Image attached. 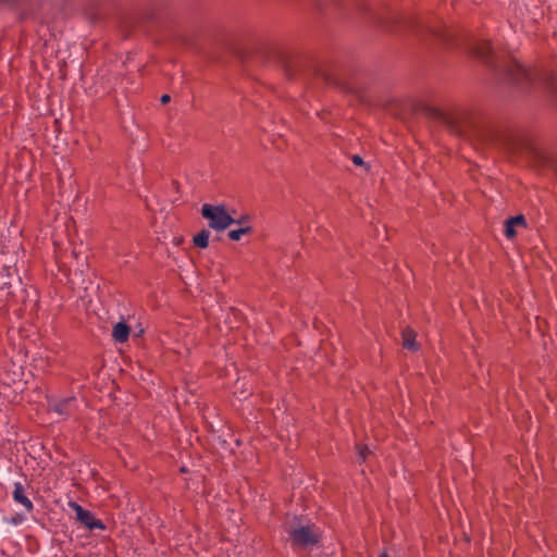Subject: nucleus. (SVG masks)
Segmentation results:
<instances>
[{"label": "nucleus", "instance_id": "obj_1", "mask_svg": "<svg viewBox=\"0 0 557 557\" xmlns=\"http://www.w3.org/2000/svg\"><path fill=\"white\" fill-rule=\"evenodd\" d=\"M287 532L290 545L295 548H308L315 546L321 539V531L313 523H297Z\"/></svg>", "mask_w": 557, "mask_h": 557}, {"label": "nucleus", "instance_id": "obj_2", "mask_svg": "<svg viewBox=\"0 0 557 557\" xmlns=\"http://www.w3.org/2000/svg\"><path fill=\"white\" fill-rule=\"evenodd\" d=\"M201 215L208 220L209 226L218 232L226 230L235 222L223 205L205 203L201 208Z\"/></svg>", "mask_w": 557, "mask_h": 557}, {"label": "nucleus", "instance_id": "obj_3", "mask_svg": "<svg viewBox=\"0 0 557 557\" xmlns=\"http://www.w3.org/2000/svg\"><path fill=\"white\" fill-rule=\"evenodd\" d=\"M69 507L76 513V519L78 522L84 524L87 529L94 530H104L106 525L100 520L95 518L94 513L87 509H84L79 504L76 502H69Z\"/></svg>", "mask_w": 557, "mask_h": 557}, {"label": "nucleus", "instance_id": "obj_4", "mask_svg": "<svg viewBox=\"0 0 557 557\" xmlns=\"http://www.w3.org/2000/svg\"><path fill=\"white\" fill-rule=\"evenodd\" d=\"M13 499L21 504L28 512L33 511L34 504L32 500L26 496L24 486L21 482H15L13 485Z\"/></svg>", "mask_w": 557, "mask_h": 557}, {"label": "nucleus", "instance_id": "obj_5", "mask_svg": "<svg viewBox=\"0 0 557 557\" xmlns=\"http://www.w3.org/2000/svg\"><path fill=\"white\" fill-rule=\"evenodd\" d=\"M525 225V219L522 214L509 218L505 223V236L507 238H513L517 235L516 227Z\"/></svg>", "mask_w": 557, "mask_h": 557}, {"label": "nucleus", "instance_id": "obj_6", "mask_svg": "<svg viewBox=\"0 0 557 557\" xmlns=\"http://www.w3.org/2000/svg\"><path fill=\"white\" fill-rule=\"evenodd\" d=\"M129 326L124 321H120L113 325L112 337L116 343H125L129 337Z\"/></svg>", "mask_w": 557, "mask_h": 557}, {"label": "nucleus", "instance_id": "obj_7", "mask_svg": "<svg viewBox=\"0 0 557 557\" xmlns=\"http://www.w3.org/2000/svg\"><path fill=\"white\" fill-rule=\"evenodd\" d=\"M416 338H417V333L410 327H406L401 332L403 346L406 349H409L412 351H417L419 349V344L416 341Z\"/></svg>", "mask_w": 557, "mask_h": 557}, {"label": "nucleus", "instance_id": "obj_8", "mask_svg": "<svg viewBox=\"0 0 557 557\" xmlns=\"http://www.w3.org/2000/svg\"><path fill=\"white\" fill-rule=\"evenodd\" d=\"M210 232L208 230H201L193 237V243L196 247L206 249L209 246Z\"/></svg>", "mask_w": 557, "mask_h": 557}, {"label": "nucleus", "instance_id": "obj_9", "mask_svg": "<svg viewBox=\"0 0 557 557\" xmlns=\"http://www.w3.org/2000/svg\"><path fill=\"white\" fill-rule=\"evenodd\" d=\"M491 44L488 41H480L472 48V53L478 57L485 59L491 53Z\"/></svg>", "mask_w": 557, "mask_h": 557}, {"label": "nucleus", "instance_id": "obj_10", "mask_svg": "<svg viewBox=\"0 0 557 557\" xmlns=\"http://www.w3.org/2000/svg\"><path fill=\"white\" fill-rule=\"evenodd\" d=\"M252 232L251 226L245 225L236 230H232L228 232L227 236L230 239L234 242L240 240L243 235L250 234Z\"/></svg>", "mask_w": 557, "mask_h": 557}, {"label": "nucleus", "instance_id": "obj_11", "mask_svg": "<svg viewBox=\"0 0 557 557\" xmlns=\"http://www.w3.org/2000/svg\"><path fill=\"white\" fill-rule=\"evenodd\" d=\"M509 75L513 81L520 82L523 78L528 77V71L519 63H515L513 69L510 70Z\"/></svg>", "mask_w": 557, "mask_h": 557}, {"label": "nucleus", "instance_id": "obj_12", "mask_svg": "<svg viewBox=\"0 0 557 557\" xmlns=\"http://www.w3.org/2000/svg\"><path fill=\"white\" fill-rule=\"evenodd\" d=\"M72 399H65L57 405H53L52 410L60 414H69V407L71 405Z\"/></svg>", "mask_w": 557, "mask_h": 557}, {"label": "nucleus", "instance_id": "obj_13", "mask_svg": "<svg viewBox=\"0 0 557 557\" xmlns=\"http://www.w3.org/2000/svg\"><path fill=\"white\" fill-rule=\"evenodd\" d=\"M25 521V517L22 513H14L11 517L4 518V522L11 525H18Z\"/></svg>", "mask_w": 557, "mask_h": 557}, {"label": "nucleus", "instance_id": "obj_14", "mask_svg": "<svg viewBox=\"0 0 557 557\" xmlns=\"http://www.w3.org/2000/svg\"><path fill=\"white\" fill-rule=\"evenodd\" d=\"M358 455L362 460H366L370 454V449L367 446L358 445L357 446Z\"/></svg>", "mask_w": 557, "mask_h": 557}, {"label": "nucleus", "instance_id": "obj_15", "mask_svg": "<svg viewBox=\"0 0 557 557\" xmlns=\"http://www.w3.org/2000/svg\"><path fill=\"white\" fill-rule=\"evenodd\" d=\"M352 162L356 165H361L363 163L362 158L360 156H357V154L352 157Z\"/></svg>", "mask_w": 557, "mask_h": 557}, {"label": "nucleus", "instance_id": "obj_16", "mask_svg": "<svg viewBox=\"0 0 557 557\" xmlns=\"http://www.w3.org/2000/svg\"><path fill=\"white\" fill-rule=\"evenodd\" d=\"M161 101H162L163 103L169 102V101H170V96H169V95H163V96L161 97Z\"/></svg>", "mask_w": 557, "mask_h": 557}, {"label": "nucleus", "instance_id": "obj_17", "mask_svg": "<svg viewBox=\"0 0 557 557\" xmlns=\"http://www.w3.org/2000/svg\"><path fill=\"white\" fill-rule=\"evenodd\" d=\"M379 557H391L386 553H382Z\"/></svg>", "mask_w": 557, "mask_h": 557}]
</instances>
